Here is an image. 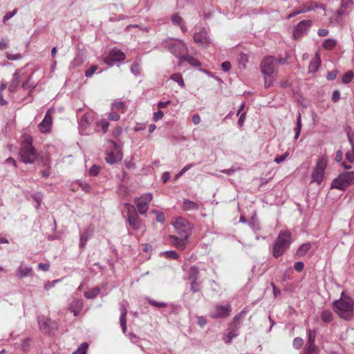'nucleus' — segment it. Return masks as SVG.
Instances as JSON below:
<instances>
[{
	"label": "nucleus",
	"mask_w": 354,
	"mask_h": 354,
	"mask_svg": "<svg viewBox=\"0 0 354 354\" xmlns=\"http://www.w3.org/2000/svg\"><path fill=\"white\" fill-rule=\"evenodd\" d=\"M162 46L165 49L178 58L179 62H180L183 56L188 53L187 46L180 39L169 38L162 41Z\"/></svg>",
	"instance_id": "5"
},
{
	"label": "nucleus",
	"mask_w": 354,
	"mask_h": 354,
	"mask_svg": "<svg viewBox=\"0 0 354 354\" xmlns=\"http://www.w3.org/2000/svg\"><path fill=\"white\" fill-rule=\"evenodd\" d=\"M276 59L273 56H267L261 62L260 67L263 75L264 86L268 88L272 86L277 73Z\"/></svg>",
	"instance_id": "2"
},
{
	"label": "nucleus",
	"mask_w": 354,
	"mask_h": 354,
	"mask_svg": "<svg viewBox=\"0 0 354 354\" xmlns=\"http://www.w3.org/2000/svg\"><path fill=\"white\" fill-rule=\"evenodd\" d=\"M164 115L163 111L158 110V111L155 112L153 113V119L155 122L158 121L159 120L162 119Z\"/></svg>",
	"instance_id": "62"
},
{
	"label": "nucleus",
	"mask_w": 354,
	"mask_h": 354,
	"mask_svg": "<svg viewBox=\"0 0 354 354\" xmlns=\"http://www.w3.org/2000/svg\"><path fill=\"white\" fill-rule=\"evenodd\" d=\"M194 40L198 46L206 47L212 43V39L205 28H199L194 34Z\"/></svg>",
	"instance_id": "12"
},
{
	"label": "nucleus",
	"mask_w": 354,
	"mask_h": 354,
	"mask_svg": "<svg viewBox=\"0 0 354 354\" xmlns=\"http://www.w3.org/2000/svg\"><path fill=\"white\" fill-rule=\"evenodd\" d=\"M184 62H187L189 64L194 67L201 66V63L198 59L192 55H188V53H187V54L183 56L182 60L180 62H178V64H182Z\"/></svg>",
	"instance_id": "21"
},
{
	"label": "nucleus",
	"mask_w": 354,
	"mask_h": 354,
	"mask_svg": "<svg viewBox=\"0 0 354 354\" xmlns=\"http://www.w3.org/2000/svg\"><path fill=\"white\" fill-rule=\"evenodd\" d=\"M199 209V205L189 199H183V209L185 212H194Z\"/></svg>",
	"instance_id": "20"
},
{
	"label": "nucleus",
	"mask_w": 354,
	"mask_h": 354,
	"mask_svg": "<svg viewBox=\"0 0 354 354\" xmlns=\"http://www.w3.org/2000/svg\"><path fill=\"white\" fill-rule=\"evenodd\" d=\"M112 108L122 111V112L124 113L126 109V104L122 101L114 102L112 104Z\"/></svg>",
	"instance_id": "42"
},
{
	"label": "nucleus",
	"mask_w": 354,
	"mask_h": 354,
	"mask_svg": "<svg viewBox=\"0 0 354 354\" xmlns=\"http://www.w3.org/2000/svg\"><path fill=\"white\" fill-rule=\"evenodd\" d=\"M92 231L87 229L84 232L80 234V247L83 248L86 245L89 237L91 236Z\"/></svg>",
	"instance_id": "23"
},
{
	"label": "nucleus",
	"mask_w": 354,
	"mask_h": 354,
	"mask_svg": "<svg viewBox=\"0 0 354 354\" xmlns=\"http://www.w3.org/2000/svg\"><path fill=\"white\" fill-rule=\"evenodd\" d=\"M245 314V310H242L241 313L237 314L233 319L232 322L229 324L227 328V333L226 334V338L225 339V342L227 344H230L233 338L237 337L239 335V328L240 327V324L241 321L243 320L244 315Z\"/></svg>",
	"instance_id": "7"
},
{
	"label": "nucleus",
	"mask_w": 354,
	"mask_h": 354,
	"mask_svg": "<svg viewBox=\"0 0 354 354\" xmlns=\"http://www.w3.org/2000/svg\"><path fill=\"white\" fill-rule=\"evenodd\" d=\"M327 164L328 160L326 157L319 156L318 158L316 165L312 172V180L318 185H320L323 181Z\"/></svg>",
	"instance_id": "9"
},
{
	"label": "nucleus",
	"mask_w": 354,
	"mask_h": 354,
	"mask_svg": "<svg viewBox=\"0 0 354 354\" xmlns=\"http://www.w3.org/2000/svg\"><path fill=\"white\" fill-rule=\"evenodd\" d=\"M152 212L156 214V220L157 222H158V223L164 222L165 217V214L162 212H158L157 210H153Z\"/></svg>",
	"instance_id": "51"
},
{
	"label": "nucleus",
	"mask_w": 354,
	"mask_h": 354,
	"mask_svg": "<svg viewBox=\"0 0 354 354\" xmlns=\"http://www.w3.org/2000/svg\"><path fill=\"white\" fill-rule=\"evenodd\" d=\"M312 26V21L309 19L303 20L299 22L293 30V37L299 39L304 35H306L308 29Z\"/></svg>",
	"instance_id": "14"
},
{
	"label": "nucleus",
	"mask_w": 354,
	"mask_h": 354,
	"mask_svg": "<svg viewBox=\"0 0 354 354\" xmlns=\"http://www.w3.org/2000/svg\"><path fill=\"white\" fill-rule=\"evenodd\" d=\"M171 21L173 24L179 26L183 32H186L187 29L183 24V18L180 16L178 15L177 14L174 15L171 17Z\"/></svg>",
	"instance_id": "27"
},
{
	"label": "nucleus",
	"mask_w": 354,
	"mask_h": 354,
	"mask_svg": "<svg viewBox=\"0 0 354 354\" xmlns=\"http://www.w3.org/2000/svg\"><path fill=\"white\" fill-rule=\"evenodd\" d=\"M304 344V340L301 337H296L294 339L292 346L295 349H299Z\"/></svg>",
	"instance_id": "46"
},
{
	"label": "nucleus",
	"mask_w": 354,
	"mask_h": 354,
	"mask_svg": "<svg viewBox=\"0 0 354 354\" xmlns=\"http://www.w3.org/2000/svg\"><path fill=\"white\" fill-rule=\"evenodd\" d=\"M37 319L40 330L44 334L51 335L58 328L55 321L44 315H39Z\"/></svg>",
	"instance_id": "10"
},
{
	"label": "nucleus",
	"mask_w": 354,
	"mask_h": 354,
	"mask_svg": "<svg viewBox=\"0 0 354 354\" xmlns=\"http://www.w3.org/2000/svg\"><path fill=\"white\" fill-rule=\"evenodd\" d=\"M83 306L84 303L82 299H75L71 302L70 305L71 311L73 313L75 317H77L79 315L81 310L83 308Z\"/></svg>",
	"instance_id": "19"
},
{
	"label": "nucleus",
	"mask_w": 354,
	"mask_h": 354,
	"mask_svg": "<svg viewBox=\"0 0 354 354\" xmlns=\"http://www.w3.org/2000/svg\"><path fill=\"white\" fill-rule=\"evenodd\" d=\"M199 270L196 266H192L188 272V279L191 281H198L199 279Z\"/></svg>",
	"instance_id": "24"
},
{
	"label": "nucleus",
	"mask_w": 354,
	"mask_h": 354,
	"mask_svg": "<svg viewBox=\"0 0 354 354\" xmlns=\"http://www.w3.org/2000/svg\"><path fill=\"white\" fill-rule=\"evenodd\" d=\"M97 127L100 128L104 133L108 131L109 122L106 120H102L96 123Z\"/></svg>",
	"instance_id": "39"
},
{
	"label": "nucleus",
	"mask_w": 354,
	"mask_h": 354,
	"mask_svg": "<svg viewBox=\"0 0 354 354\" xmlns=\"http://www.w3.org/2000/svg\"><path fill=\"white\" fill-rule=\"evenodd\" d=\"M108 118L110 120L118 121V120H120V116L119 114H118L115 112H111V113H109Z\"/></svg>",
	"instance_id": "63"
},
{
	"label": "nucleus",
	"mask_w": 354,
	"mask_h": 354,
	"mask_svg": "<svg viewBox=\"0 0 354 354\" xmlns=\"http://www.w3.org/2000/svg\"><path fill=\"white\" fill-rule=\"evenodd\" d=\"M314 8L313 7H311V6H304L301 8H299V10L290 13V15H288V19H291L292 17H296L297 15H299V14H301V13H306L307 12H309L312 10H313Z\"/></svg>",
	"instance_id": "29"
},
{
	"label": "nucleus",
	"mask_w": 354,
	"mask_h": 354,
	"mask_svg": "<svg viewBox=\"0 0 354 354\" xmlns=\"http://www.w3.org/2000/svg\"><path fill=\"white\" fill-rule=\"evenodd\" d=\"M109 54L111 55V57H113V59H115L117 62L124 60L126 57L125 54L118 49L111 50Z\"/></svg>",
	"instance_id": "22"
},
{
	"label": "nucleus",
	"mask_w": 354,
	"mask_h": 354,
	"mask_svg": "<svg viewBox=\"0 0 354 354\" xmlns=\"http://www.w3.org/2000/svg\"><path fill=\"white\" fill-rule=\"evenodd\" d=\"M190 288L193 292H199L201 290V283L199 281H191Z\"/></svg>",
	"instance_id": "44"
},
{
	"label": "nucleus",
	"mask_w": 354,
	"mask_h": 354,
	"mask_svg": "<svg viewBox=\"0 0 354 354\" xmlns=\"http://www.w3.org/2000/svg\"><path fill=\"white\" fill-rule=\"evenodd\" d=\"M171 79L174 80V82H177L180 87L184 88L185 87V83L183 78V76L180 73H176L174 74Z\"/></svg>",
	"instance_id": "38"
},
{
	"label": "nucleus",
	"mask_w": 354,
	"mask_h": 354,
	"mask_svg": "<svg viewBox=\"0 0 354 354\" xmlns=\"http://www.w3.org/2000/svg\"><path fill=\"white\" fill-rule=\"evenodd\" d=\"M346 157L350 162H354V146H351V150L346 152Z\"/></svg>",
	"instance_id": "52"
},
{
	"label": "nucleus",
	"mask_w": 354,
	"mask_h": 354,
	"mask_svg": "<svg viewBox=\"0 0 354 354\" xmlns=\"http://www.w3.org/2000/svg\"><path fill=\"white\" fill-rule=\"evenodd\" d=\"M321 317L323 322H330L333 319V313L328 310H324L322 312Z\"/></svg>",
	"instance_id": "35"
},
{
	"label": "nucleus",
	"mask_w": 354,
	"mask_h": 354,
	"mask_svg": "<svg viewBox=\"0 0 354 354\" xmlns=\"http://www.w3.org/2000/svg\"><path fill=\"white\" fill-rule=\"evenodd\" d=\"M319 349L315 344H306L301 354H318Z\"/></svg>",
	"instance_id": "26"
},
{
	"label": "nucleus",
	"mask_w": 354,
	"mask_h": 354,
	"mask_svg": "<svg viewBox=\"0 0 354 354\" xmlns=\"http://www.w3.org/2000/svg\"><path fill=\"white\" fill-rule=\"evenodd\" d=\"M194 166V163H191V164H189V165H185L181 170L177 174V178L183 176L185 172H187L189 169H191L192 167H193Z\"/></svg>",
	"instance_id": "58"
},
{
	"label": "nucleus",
	"mask_w": 354,
	"mask_h": 354,
	"mask_svg": "<svg viewBox=\"0 0 354 354\" xmlns=\"http://www.w3.org/2000/svg\"><path fill=\"white\" fill-rule=\"evenodd\" d=\"M100 171V167L96 165H93L89 169V174L93 176H97Z\"/></svg>",
	"instance_id": "49"
},
{
	"label": "nucleus",
	"mask_w": 354,
	"mask_h": 354,
	"mask_svg": "<svg viewBox=\"0 0 354 354\" xmlns=\"http://www.w3.org/2000/svg\"><path fill=\"white\" fill-rule=\"evenodd\" d=\"M209 316L212 318H219L221 317V306L216 305L214 309L209 312Z\"/></svg>",
	"instance_id": "36"
},
{
	"label": "nucleus",
	"mask_w": 354,
	"mask_h": 354,
	"mask_svg": "<svg viewBox=\"0 0 354 354\" xmlns=\"http://www.w3.org/2000/svg\"><path fill=\"white\" fill-rule=\"evenodd\" d=\"M147 300L149 304H151V306H153L154 307L165 308L167 306V304L165 302H158V301H156L149 297H147Z\"/></svg>",
	"instance_id": "41"
},
{
	"label": "nucleus",
	"mask_w": 354,
	"mask_h": 354,
	"mask_svg": "<svg viewBox=\"0 0 354 354\" xmlns=\"http://www.w3.org/2000/svg\"><path fill=\"white\" fill-rule=\"evenodd\" d=\"M308 334V339L306 344H315L317 332L315 330H311L310 328L307 329Z\"/></svg>",
	"instance_id": "34"
},
{
	"label": "nucleus",
	"mask_w": 354,
	"mask_h": 354,
	"mask_svg": "<svg viewBox=\"0 0 354 354\" xmlns=\"http://www.w3.org/2000/svg\"><path fill=\"white\" fill-rule=\"evenodd\" d=\"M131 72L136 76L140 74V66L139 64L136 62H134L131 67Z\"/></svg>",
	"instance_id": "48"
},
{
	"label": "nucleus",
	"mask_w": 354,
	"mask_h": 354,
	"mask_svg": "<svg viewBox=\"0 0 354 354\" xmlns=\"http://www.w3.org/2000/svg\"><path fill=\"white\" fill-rule=\"evenodd\" d=\"M354 308V301L349 297L345 296L344 292L341 294L339 299L333 303V309L337 314L343 319H348Z\"/></svg>",
	"instance_id": "4"
},
{
	"label": "nucleus",
	"mask_w": 354,
	"mask_h": 354,
	"mask_svg": "<svg viewBox=\"0 0 354 354\" xmlns=\"http://www.w3.org/2000/svg\"><path fill=\"white\" fill-rule=\"evenodd\" d=\"M151 200L152 194L149 193L145 194L142 195L140 198H136L135 200L138 211L140 214H144L147 212L149 204L151 201Z\"/></svg>",
	"instance_id": "15"
},
{
	"label": "nucleus",
	"mask_w": 354,
	"mask_h": 354,
	"mask_svg": "<svg viewBox=\"0 0 354 354\" xmlns=\"http://www.w3.org/2000/svg\"><path fill=\"white\" fill-rule=\"evenodd\" d=\"M61 280L60 279H55V280H53V281L50 282V281H48L46 282L45 284H44V289L46 290H50L51 288H53L57 283L59 282Z\"/></svg>",
	"instance_id": "60"
},
{
	"label": "nucleus",
	"mask_w": 354,
	"mask_h": 354,
	"mask_svg": "<svg viewBox=\"0 0 354 354\" xmlns=\"http://www.w3.org/2000/svg\"><path fill=\"white\" fill-rule=\"evenodd\" d=\"M88 348V344L87 342H83L81 344L78 349L75 351L73 354H86Z\"/></svg>",
	"instance_id": "43"
},
{
	"label": "nucleus",
	"mask_w": 354,
	"mask_h": 354,
	"mask_svg": "<svg viewBox=\"0 0 354 354\" xmlns=\"http://www.w3.org/2000/svg\"><path fill=\"white\" fill-rule=\"evenodd\" d=\"M97 70V66L96 65L91 66L88 69L85 71V76L86 77H91Z\"/></svg>",
	"instance_id": "50"
},
{
	"label": "nucleus",
	"mask_w": 354,
	"mask_h": 354,
	"mask_svg": "<svg viewBox=\"0 0 354 354\" xmlns=\"http://www.w3.org/2000/svg\"><path fill=\"white\" fill-rule=\"evenodd\" d=\"M320 65V62L319 61H316V62H310V66H309V68H310V71H316L319 66Z\"/></svg>",
	"instance_id": "64"
},
{
	"label": "nucleus",
	"mask_w": 354,
	"mask_h": 354,
	"mask_svg": "<svg viewBox=\"0 0 354 354\" xmlns=\"http://www.w3.org/2000/svg\"><path fill=\"white\" fill-rule=\"evenodd\" d=\"M52 115L48 110L43 120L39 124V129L41 133H47L50 131L52 124Z\"/></svg>",
	"instance_id": "17"
},
{
	"label": "nucleus",
	"mask_w": 354,
	"mask_h": 354,
	"mask_svg": "<svg viewBox=\"0 0 354 354\" xmlns=\"http://www.w3.org/2000/svg\"><path fill=\"white\" fill-rule=\"evenodd\" d=\"M163 254L167 259H177L178 258V254L174 250L165 251L163 252Z\"/></svg>",
	"instance_id": "45"
},
{
	"label": "nucleus",
	"mask_w": 354,
	"mask_h": 354,
	"mask_svg": "<svg viewBox=\"0 0 354 354\" xmlns=\"http://www.w3.org/2000/svg\"><path fill=\"white\" fill-rule=\"evenodd\" d=\"M245 116H246V112H243V113H240V115H239V120L237 122V124L240 128L243 126V124L245 120Z\"/></svg>",
	"instance_id": "59"
},
{
	"label": "nucleus",
	"mask_w": 354,
	"mask_h": 354,
	"mask_svg": "<svg viewBox=\"0 0 354 354\" xmlns=\"http://www.w3.org/2000/svg\"><path fill=\"white\" fill-rule=\"evenodd\" d=\"M337 73H338L337 70H333L332 71H329V72H328V73L326 75V79L330 81L334 80L336 79Z\"/></svg>",
	"instance_id": "57"
},
{
	"label": "nucleus",
	"mask_w": 354,
	"mask_h": 354,
	"mask_svg": "<svg viewBox=\"0 0 354 354\" xmlns=\"http://www.w3.org/2000/svg\"><path fill=\"white\" fill-rule=\"evenodd\" d=\"M353 183L354 171H347L340 174L337 178H335L330 185V188L344 190Z\"/></svg>",
	"instance_id": "8"
},
{
	"label": "nucleus",
	"mask_w": 354,
	"mask_h": 354,
	"mask_svg": "<svg viewBox=\"0 0 354 354\" xmlns=\"http://www.w3.org/2000/svg\"><path fill=\"white\" fill-rule=\"evenodd\" d=\"M20 80L19 77L17 73H15L12 76V80L9 86V91L11 93H14L16 91L17 88L19 84Z\"/></svg>",
	"instance_id": "25"
},
{
	"label": "nucleus",
	"mask_w": 354,
	"mask_h": 354,
	"mask_svg": "<svg viewBox=\"0 0 354 354\" xmlns=\"http://www.w3.org/2000/svg\"><path fill=\"white\" fill-rule=\"evenodd\" d=\"M124 205L127 207V220L129 225L133 230H138L141 227V222L136 213L135 207L130 203H125Z\"/></svg>",
	"instance_id": "11"
},
{
	"label": "nucleus",
	"mask_w": 354,
	"mask_h": 354,
	"mask_svg": "<svg viewBox=\"0 0 354 354\" xmlns=\"http://www.w3.org/2000/svg\"><path fill=\"white\" fill-rule=\"evenodd\" d=\"M127 313V310L125 309V308H123L122 309H121L120 322V325H121L123 333H126V331H127V319H126Z\"/></svg>",
	"instance_id": "28"
},
{
	"label": "nucleus",
	"mask_w": 354,
	"mask_h": 354,
	"mask_svg": "<svg viewBox=\"0 0 354 354\" xmlns=\"http://www.w3.org/2000/svg\"><path fill=\"white\" fill-rule=\"evenodd\" d=\"M32 199L37 203L36 207L38 208L41 203V195L40 193H36L32 195Z\"/></svg>",
	"instance_id": "53"
},
{
	"label": "nucleus",
	"mask_w": 354,
	"mask_h": 354,
	"mask_svg": "<svg viewBox=\"0 0 354 354\" xmlns=\"http://www.w3.org/2000/svg\"><path fill=\"white\" fill-rule=\"evenodd\" d=\"M31 338L30 337H27V338H25L22 342H21V349L24 351V352H28L29 350H30V342H31Z\"/></svg>",
	"instance_id": "37"
},
{
	"label": "nucleus",
	"mask_w": 354,
	"mask_h": 354,
	"mask_svg": "<svg viewBox=\"0 0 354 354\" xmlns=\"http://www.w3.org/2000/svg\"><path fill=\"white\" fill-rule=\"evenodd\" d=\"M20 160L26 164L33 163L36 159V151L32 146V140L28 137L24 140L19 151Z\"/></svg>",
	"instance_id": "6"
},
{
	"label": "nucleus",
	"mask_w": 354,
	"mask_h": 354,
	"mask_svg": "<svg viewBox=\"0 0 354 354\" xmlns=\"http://www.w3.org/2000/svg\"><path fill=\"white\" fill-rule=\"evenodd\" d=\"M32 268L29 266H24L23 261L21 262L19 266L17 268L15 271V275L19 279L30 277L32 275Z\"/></svg>",
	"instance_id": "16"
},
{
	"label": "nucleus",
	"mask_w": 354,
	"mask_h": 354,
	"mask_svg": "<svg viewBox=\"0 0 354 354\" xmlns=\"http://www.w3.org/2000/svg\"><path fill=\"white\" fill-rule=\"evenodd\" d=\"M104 62L110 66H113L117 63L115 59H113V57H111L110 54L104 57Z\"/></svg>",
	"instance_id": "55"
},
{
	"label": "nucleus",
	"mask_w": 354,
	"mask_h": 354,
	"mask_svg": "<svg viewBox=\"0 0 354 354\" xmlns=\"http://www.w3.org/2000/svg\"><path fill=\"white\" fill-rule=\"evenodd\" d=\"M100 290L99 287H95L92 288L91 290L86 291L84 293V296L88 299H95L97 295L100 293Z\"/></svg>",
	"instance_id": "33"
},
{
	"label": "nucleus",
	"mask_w": 354,
	"mask_h": 354,
	"mask_svg": "<svg viewBox=\"0 0 354 354\" xmlns=\"http://www.w3.org/2000/svg\"><path fill=\"white\" fill-rule=\"evenodd\" d=\"M301 127H302L301 116V114L299 113L297 115V118L296 126L294 129L295 132V140L298 139V138L300 135Z\"/></svg>",
	"instance_id": "31"
},
{
	"label": "nucleus",
	"mask_w": 354,
	"mask_h": 354,
	"mask_svg": "<svg viewBox=\"0 0 354 354\" xmlns=\"http://www.w3.org/2000/svg\"><path fill=\"white\" fill-rule=\"evenodd\" d=\"M311 248V244L310 243H306L302 244L297 251V255L302 257L304 256Z\"/></svg>",
	"instance_id": "30"
},
{
	"label": "nucleus",
	"mask_w": 354,
	"mask_h": 354,
	"mask_svg": "<svg viewBox=\"0 0 354 354\" xmlns=\"http://www.w3.org/2000/svg\"><path fill=\"white\" fill-rule=\"evenodd\" d=\"M93 114L91 113H86L81 118L79 121V131L82 135H89L91 130L89 127L93 121Z\"/></svg>",
	"instance_id": "13"
},
{
	"label": "nucleus",
	"mask_w": 354,
	"mask_h": 354,
	"mask_svg": "<svg viewBox=\"0 0 354 354\" xmlns=\"http://www.w3.org/2000/svg\"><path fill=\"white\" fill-rule=\"evenodd\" d=\"M304 268V264L302 261H297L296 263H295L294 264V269L297 271V272H301Z\"/></svg>",
	"instance_id": "61"
},
{
	"label": "nucleus",
	"mask_w": 354,
	"mask_h": 354,
	"mask_svg": "<svg viewBox=\"0 0 354 354\" xmlns=\"http://www.w3.org/2000/svg\"><path fill=\"white\" fill-rule=\"evenodd\" d=\"M122 158V153L120 151L115 153L114 151L109 152L105 160L107 163L113 165L118 162Z\"/></svg>",
	"instance_id": "18"
},
{
	"label": "nucleus",
	"mask_w": 354,
	"mask_h": 354,
	"mask_svg": "<svg viewBox=\"0 0 354 354\" xmlns=\"http://www.w3.org/2000/svg\"><path fill=\"white\" fill-rule=\"evenodd\" d=\"M17 9L13 10L12 12H7L3 18V23L6 22L8 20H9L12 17H14L17 14Z\"/></svg>",
	"instance_id": "56"
},
{
	"label": "nucleus",
	"mask_w": 354,
	"mask_h": 354,
	"mask_svg": "<svg viewBox=\"0 0 354 354\" xmlns=\"http://www.w3.org/2000/svg\"><path fill=\"white\" fill-rule=\"evenodd\" d=\"M292 242V234L288 230H281L279 233L277 239L273 243L272 255L278 258L290 248Z\"/></svg>",
	"instance_id": "3"
},
{
	"label": "nucleus",
	"mask_w": 354,
	"mask_h": 354,
	"mask_svg": "<svg viewBox=\"0 0 354 354\" xmlns=\"http://www.w3.org/2000/svg\"><path fill=\"white\" fill-rule=\"evenodd\" d=\"M178 235H169V239L178 249L184 250L187 243L189 236L192 233V227L189 221L181 217L177 218L173 223Z\"/></svg>",
	"instance_id": "1"
},
{
	"label": "nucleus",
	"mask_w": 354,
	"mask_h": 354,
	"mask_svg": "<svg viewBox=\"0 0 354 354\" xmlns=\"http://www.w3.org/2000/svg\"><path fill=\"white\" fill-rule=\"evenodd\" d=\"M83 62V59L81 56L79 55H76V57L74 58V59L71 62V66L73 67H77L80 66Z\"/></svg>",
	"instance_id": "54"
},
{
	"label": "nucleus",
	"mask_w": 354,
	"mask_h": 354,
	"mask_svg": "<svg viewBox=\"0 0 354 354\" xmlns=\"http://www.w3.org/2000/svg\"><path fill=\"white\" fill-rule=\"evenodd\" d=\"M353 77H354L353 72L351 71H349L343 75L342 82L344 84H348L352 81Z\"/></svg>",
	"instance_id": "40"
},
{
	"label": "nucleus",
	"mask_w": 354,
	"mask_h": 354,
	"mask_svg": "<svg viewBox=\"0 0 354 354\" xmlns=\"http://www.w3.org/2000/svg\"><path fill=\"white\" fill-rule=\"evenodd\" d=\"M288 156H289V153L286 152L281 156H278L275 157L274 161L277 164H280V163L283 162V161H285L286 160V158L288 157Z\"/></svg>",
	"instance_id": "47"
},
{
	"label": "nucleus",
	"mask_w": 354,
	"mask_h": 354,
	"mask_svg": "<svg viewBox=\"0 0 354 354\" xmlns=\"http://www.w3.org/2000/svg\"><path fill=\"white\" fill-rule=\"evenodd\" d=\"M337 44V41L334 39H326L324 41L322 46L324 49L332 50Z\"/></svg>",
	"instance_id": "32"
}]
</instances>
